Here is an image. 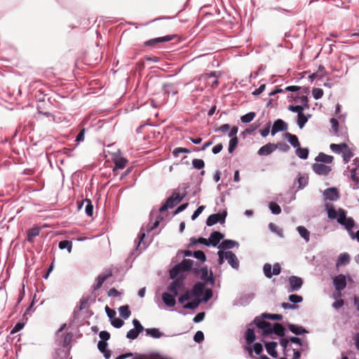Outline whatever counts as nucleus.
I'll return each instance as SVG.
<instances>
[{"label":"nucleus","instance_id":"nucleus-38","mask_svg":"<svg viewBox=\"0 0 359 359\" xmlns=\"http://www.w3.org/2000/svg\"><path fill=\"white\" fill-rule=\"evenodd\" d=\"M193 294L191 291L187 290L182 295H181L179 299L178 302L180 304H183L184 302L189 300L192 298Z\"/></svg>","mask_w":359,"mask_h":359},{"label":"nucleus","instance_id":"nucleus-46","mask_svg":"<svg viewBox=\"0 0 359 359\" xmlns=\"http://www.w3.org/2000/svg\"><path fill=\"white\" fill-rule=\"evenodd\" d=\"M262 317L274 320H280L283 319V316L280 314L263 313Z\"/></svg>","mask_w":359,"mask_h":359},{"label":"nucleus","instance_id":"nucleus-20","mask_svg":"<svg viewBox=\"0 0 359 359\" xmlns=\"http://www.w3.org/2000/svg\"><path fill=\"white\" fill-rule=\"evenodd\" d=\"M112 276V273L111 272H109L107 273H104V274H100L98 277H97V283L95 285H94L93 286V290L94 291L100 289L102 284L104 283V282L109 277H111Z\"/></svg>","mask_w":359,"mask_h":359},{"label":"nucleus","instance_id":"nucleus-35","mask_svg":"<svg viewBox=\"0 0 359 359\" xmlns=\"http://www.w3.org/2000/svg\"><path fill=\"white\" fill-rule=\"evenodd\" d=\"M60 249L63 250L67 248L69 252H71L72 248V242L68 240H64L59 243Z\"/></svg>","mask_w":359,"mask_h":359},{"label":"nucleus","instance_id":"nucleus-9","mask_svg":"<svg viewBox=\"0 0 359 359\" xmlns=\"http://www.w3.org/2000/svg\"><path fill=\"white\" fill-rule=\"evenodd\" d=\"M237 133L238 128L236 126H233V128H231L229 133V137H231L228 149L229 153L233 152L238 143V137L236 136Z\"/></svg>","mask_w":359,"mask_h":359},{"label":"nucleus","instance_id":"nucleus-47","mask_svg":"<svg viewBox=\"0 0 359 359\" xmlns=\"http://www.w3.org/2000/svg\"><path fill=\"white\" fill-rule=\"evenodd\" d=\"M191 244L201 243V244H203L207 246L210 245L209 240H207L206 238H204L202 237H201L198 239H196L194 238H191Z\"/></svg>","mask_w":359,"mask_h":359},{"label":"nucleus","instance_id":"nucleus-21","mask_svg":"<svg viewBox=\"0 0 359 359\" xmlns=\"http://www.w3.org/2000/svg\"><path fill=\"white\" fill-rule=\"evenodd\" d=\"M348 144L346 143H341V144H331L330 145V149L336 153V154H341L343 153L345 149H348Z\"/></svg>","mask_w":359,"mask_h":359},{"label":"nucleus","instance_id":"nucleus-48","mask_svg":"<svg viewBox=\"0 0 359 359\" xmlns=\"http://www.w3.org/2000/svg\"><path fill=\"white\" fill-rule=\"evenodd\" d=\"M323 90L319 88H314L312 90V95L316 100L321 98L323 95Z\"/></svg>","mask_w":359,"mask_h":359},{"label":"nucleus","instance_id":"nucleus-56","mask_svg":"<svg viewBox=\"0 0 359 359\" xmlns=\"http://www.w3.org/2000/svg\"><path fill=\"white\" fill-rule=\"evenodd\" d=\"M288 298L294 304L300 303L303 301L302 297L297 294H290Z\"/></svg>","mask_w":359,"mask_h":359},{"label":"nucleus","instance_id":"nucleus-34","mask_svg":"<svg viewBox=\"0 0 359 359\" xmlns=\"http://www.w3.org/2000/svg\"><path fill=\"white\" fill-rule=\"evenodd\" d=\"M201 300L198 298L194 299L192 302H189L184 305V308L187 309H196L201 304Z\"/></svg>","mask_w":359,"mask_h":359},{"label":"nucleus","instance_id":"nucleus-22","mask_svg":"<svg viewBox=\"0 0 359 359\" xmlns=\"http://www.w3.org/2000/svg\"><path fill=\"white\" fill-rule=\"evenodd\" d=\"M334 157L332 156L327 155L323 152L319 153L315 158L316 162H322L324 163H332Z\"/></svg>","mask_w":359,"mask_h":359},{"label":"nucleus","instance_id":"nucleus-44","mask_svg":"<svg viewBox=\"0 0 359 359\" xmlns=\"http://www.w3.org/2000/svg\"><path fill=\"white\" fill-rule=\"evenodd\" d=\"M255 112H249L241 116V120L243 123H250L252 121L255 117Z\"/></svg>","mask_w":359,"mask_h":359},{"label":"nucleus","instance_id":"nucleus-36","mask_svg":"<svg viewBox=\"0 0 359 359\" xmlns=\"http://www.w3.org/2000/svg\"><path fill=\"white\" fill-rule=\"evenodd\" d=\"M146 332L154 338H160L163 336V333L156 328L146 329Z\"/></svg>","mask_w":359,"mask_h":359},{"label":"nucleus","instance_id":"nucleus-37","mask_svg":"<svg viewBox=\"0 0 359 359\" xmlns=\"http://www.w3.org/2000/svg\"><path fill=\"white\" fill-rule=\"evenodd\" d=\"M237 242L232 240H225L222 243L220 247L223 249H231L237 245Z\"/></svg>","mask_w":359,"mask_h":359},{"label":"nucleus","instance_id":"nucleus-51","mask_svg":"<svg viewBox=\"0 0 359 359\" xmlns=\"http://www.w3.org/2000/svg\"><path fill=\"white\" fill-rule=\"evenodd\" d=\"M86 202L87 203L85 208V211L87 215L92 216L93 213V205L90 200L86 199Z\"/></svg>","mask_w":359,"mask_h":359},{"label":"nucleus","instance_id":"nucleus-54","mask_svg":"<svg viewBox=\"0 0 359 359\" xmlns=\"http://www.w3.org/2000/svg\"><path fill=\"white\" fill-rule=\"evenodd\" d=\"M111 325L114 327H116V328H119L123 326L124 322L123 320H121V318H114L113 319L111 320Z\"/></svg>","mask_w":359,"mask_h":359},{"label":"nucleus","instance_id":"nucleus-14","mask_svg":"<svg viewBox=\"0 0 359 359\" xmlns=\"http://www.w3.org/2000/svg\"><path fill=\"white\" fill-rule=\"evenodd\" d=\"M287 129V124L282 119H278L273 123L271 134L274 135L276 133L280 131H285Z\"/></svg>","mask_w":359,"mask_h":359},{"label":"nucleus","instance_id":"nucleus-49","mask_svg":"<svg viewBox=\"0 0 359 359\" xmlns=\"http://www.w3.org/2000/svg\"><path fill=\"white\" fill-rule=\"evenodd\" d=\"M275 146L276 147V149H279L283 152H287L290 149V146L283 142H279L277 144H275Z\"/></svg>","mask_w":359,"mask_h":359},{"label":"nucleus","instance_id":"nucleus-58","mask_svg":"<svg viewBox=\"0 0 359 359\" xmlns=\"http://www.w3.org/2000/svg\"><path fill=\"white\" fill-rule=\"evenodd\" d=\"M25 326V323H18L12 329V330L11 331V334H13L18 332H19L20 330H21Z\"/></svg>","mask_w":359,"mask_h":359},{"label":"nucleus","instance_id":"nucleus-24","mask_svg":"<svg viewBox=\"0 0 359 359\" xmlns=\"http://www.w3.org/2000/svg\"><path fill=\"white\" fill-rule=\"evenodd\" d=\"M285 138L287 140V141L291 144V145L294 147H297L300 146V143L297 137L295 135L291 134L290 133H286L284 134Z\"/></svg>","mask_w":359,"mask_h":359},{"label":"nucleus","instance_id":"nucleus-25","mask_svg":"<svg viewBox=\"0 0 359 359\" xmlns=\"http://www.w3.org/2000/svg\"><path fill=\"white\" fill-rule=\"evenodd\" d=\"M276 346L277 343L274 341L268 342L265 344V347L268 353L273 358H276L278 355L276 351Z\"/></svg>","mask_w":359,"mask_h":359},{"label":"nucleus","instance_id":"nucleus-39","mask_svg":"<svg viewBox=\"0 0 359 359\" xmlns=\"http://www.w3.org/2000/svg\"><path fill=\"white\" fill-rule=\"evenodd\" d=\"M350 257L348 254H341L337 260V265H345L349 262Z\"/></svg>","mask_w":359,"mask_h":359},{"label":"nucleus","instance_id":"nucleus-57","mask_svg":"<svg viewBox=\"0 0 359 359\" xmlns=\"http://www.w3.org/2000/svg\"><path fill=\"white\" fill-rule=\"evenodd\" d=\"M194 339L196 342L200 343L204 339V334L201 331H197L194 337Z\"/></svg>","mask_w":359,"mask_h":359},{"label":"nucleus","instance_id":"nucleus-41","mask_svg":"<svg viewBox=\"0 0 359 359\" xmlns=\"http://www.w3.org/2000/svg\"><path fill=\"white\" fill-rule=\"evenodd\" d=\"M343 154V159L345 163H347L351 158L353 156V152L352 150L348 147L347 149L342 153Z\"/></svg>","mask_w":359,"mask_h":359},{"label":"nucleus","instance_id":"nucleus-11","mask_svg":"<svg viewBox=\"0 0 359 359\" xmlns=\"http://www.w3.org/2000/svg\"><path fill=\"white\" fill-rule=\"evenodd\" d=\"M289 292L297 291L302 287L303 285V280L299 277L292 276L289 278Z\"/></svg>","mask_w":359,"mask_h":359},{"label":"nucleus","instance_id":"nucleus-55","mask_svg":"<svg viewBox=\"0 0 359 359\" xmlns=\"http://www.w3.org/2000/svg\"><path fill=\"white\" fill-rule=\"evenodd\" d=\"M140 333V332H139L138 330L135 329H132L127 332L126 337L128 339H135L138 337Z\"/></svg>","mask_w":359,"mask_h":359},{"label":"nucleus","instance_id":"nucleus-15","mask_svg":"<svg viewBox=\"0 0 359 359\" xmlns=\"http://www.w3.org/2000/svg\"><path fill=\"white\" fill-rule=\"evenodd\" d=\"M324 196L326 199L333 201L339 198V191L335 187L328 188L325 190Z\"/></svg>","mask_w":359,"mask_h":359},{"label":"nucleus","instance_id":"nucleus-61","mask_svg":"<svg viewBox=\"0 0 359 359\" xmlns=\"http://www.w3.org/2000/svg\"><path fill=\"white\" fill-rule=\"evenodd\" d=\"M134 329L138 330L139 332H142L144 330L143 326L140 324V321L137 319L133 320Z\"/></svg>","mask_w":359,"mask_h":359},{"label":"nucleus","instance_id":"nucleus-2","mask_svg":"<svg viewBox=\"0 0 359 359\" xmlns=\"http://www.w3.org/2000/svg\"><path fill=\"white\" fill-rule=\"evenodd\" d=\"M194 264V261L191 259H184L181 263L175 265L170 271V276L171 278H175L180 272L189 271Z\"/></svg>","mask_w":359,"mask_h":359},{"label":"nucleus","instance_id":"nucleus-32","mask_svg":"<svg viewBox=\"0 0 359 359\" xmlns=\"http://www.w3.org/2000/svg\"><path fill=\"white\" fill-rule=\"evenodd\" d=\"M119 313L122 318L127 319L130 317L131 313L128 305L122 306L119 308Z\"/></svg>","mask_w":359,"mask_h":359},{"label":"nucleus","instance_id":"nucleus-26","mask_svg":"<svg viewBox=\"0 0 359 359\" xmlns=\"http://www.w3.org/2000/svg\"><path fill=\"white\" fill-rule=\"evenodd\" d=\"M288 328L292 333H294L297 335L302 334H305V333L308 332V331L303 327L298 326V325H293V324H290L288 325Z\"/></svg>","mask_w":359,"mask_h":359},{"label":"nucleus","instance_id":"nucleus-30","mask_svg":"<svg viewBox=\"0 0 359 359\" xmlns=\"http://www.w3.org/2000/svg\"><path fill=\"white\" fill-rule=\"evenodd\" d=\"M245 340L248 344H251L255 340V332L252 329L248 328L245 332Z\"/></svg>","mask_w":359,"mask_h":359},{"label":"nucleus","instance_id":"nucleus-3","mask_svg":"<svg viewBox=\"0 0 359 359\" xmlns=\"http://www.w3.org/2000/svg\"><path fill=\"white\" fill-rule=\"evenodd\" d=\"M184 194L174 192L165 201V203L159 208L160 212L166 211L168 208H172L180 203L184 198Z\"/></svg>","mask_w":359,"mask_h":359},{"label":"nucleus","instance_id":"nucleus-63","mask_svg":"<svg viewBox=\"0 0 359 359\" xmlns=\"http://www.w3.org/2000/svg\"><path fill=\"white\" fill-rule=\"evenodd\" d=\"M100 341H106L110 338V334L107 331H101L99 334Z\"/></svg>","mask_w":359,"mask_h":359},{"label":"nucleus","instance_id":"nucleus-31","mask_svg":"<svg viewBox=\"0 0 359 359\" xmlns=\"http://www.w3.org/2000/svg\"><path fill=\"white\" fill-rule=\"evenodd\" d=\"M295 153L296 155L300 158L306 159L309 156V149L307 148H302L300 147H297Z\"/></svg>","mask_w":359,"mask_h":359},{"label":"nucleus","instance_id":"nucleus-29","mask_svg":"<svg viewBox=\"0 0 359 359\" xmlns=\"http://www.w3.org/2000/svg\"><path fill=\"white\" fill-rule=\"evenodd\" d=\"M127 162L128 161L123 157H116L114 159L115 168L117 169H123L126 167Z\"/></svg>","mask_w":359,"mask_h":359},{"label":"nucleus","instance_id":"nucleus-8","mask_svg":"<svg viewBox=\"0 0 359 359\" xmlns=\"http://www.w3.org/2000/svg\"><path fill=\"white\" fill-rule=\"evenodd\" d=\"M312 170L318 175L327 176L332 171V167L323 163H315L312 165Z\"/></svg>","mask_w":359,"mask_h":359},{"label":"nucleus","instance_id":"nucleus-10","mask_svg":"<svg viewBox=\"0 0 359 359\" xmlns=\"http://www.w3.org/2000/svg\"><path fill=\"white\" fill-rule=\"evenodd\" d=\"M184 287V281L182 278H176L173 280L168 287V293L174 296L178 294V291Z\"/></svg>","mask_w":359,"mask_h":359},{"label":"nucleus","instance_id":"nucleus-5","mask_svg":"<svg viewBox=\"0 0 359 359\" xmlns=\"http://www.w3.org/2000/svg\"><path fill=\"white\" fill-rule=\"evenodd\" d=\"M265 318L257 316L255 318L254 322L257 327L262 329L264 334L273 333L271 323L264 320Z\"/></svg>","mask_w":359,"mask_h":359},{"label":"nucleus","instance_id":"nucleus-53","mask_svg":"<svg viewBox=\"0 0 359 359\" xmlns=\"http://www.w3.org/2000/svg\"><path fill=\"white\" fill-rule=\"evenodd\" d=\"M194 257L201 262H205L206 259V257L205 253L201 250L195 251L193 254Z\"/></svg>","mask_w":359,"mask_h":359},{"label":"nucleus","instance_id":"nucleus-7","mask_svg":"<svg viewBox=\"0 0 359 359\" xmlns=\"http://www.w3.org/2000/svg\"><path fill=\"white\" fill-rule=\"evenodd\" d=\"M271 265L270 264H265L263 267L264 275L271 278L273 276H277L280 273L281 267L278 263H276L273 266V271H271Z\"/></svg>","mask_w":359,"mask_h":359},{"label":"nucleus","instance_id":"nucleus-28","mask_svg":"<svg viewBox=\"0 0 359 359\" xmlns=\"http://www.w3.org/2000/svg\"><path fill=\"white\" fill-rule=\"evenodd\" d=\"M41 228L38 226H34L27 231V241L29 242H32L36 236L39 234Z\"/></svg>","mask_w":359,"mask_h":359},{"label":"nucleus","instance_id":"nucleus-33","mask_svg":"<svg viewBox=\"0 0 359 359\" xmlns=\"http://www.w3.org/2000/svg\"><path fill=\"white\" fill-rule=\"evenodd\" d=\"M297 231H298L299 235L302 238H304L306 242H308L309 241L310 233L304 226H298Z\"/></svg>","mask_w":359,"mask_h":359},{"label":"nucleus","instance_id":"nucleus-40","mask_svg":"<svg viewBox=\"0 0 359 359\" xmlns=\"http://www.w3.org/2000/svg\"><path fill=\"white\" fill-rule=\"evenodd\" d=\"M308 121V118L304 113L297 115V124L300 128H302Z\"/></svg>","mask_w":359,"mask_h":359},{"label":"nucleus","instance_id":"nucleus-59","mask_svg":"<svg viewBox=\"0 0 359 359\" xmlns=\"http://www.w3.org/2000/svg\"><path fill=\"white\" fill-rule=\"evenodd\" d=\"M212 297V291L211 289H207L205 291L203 300L205 302H207L208 300H210Z\"/></svg>","mask_w":359,"mask_h":359},{"label":"nucleus","instance_id":"nucleus-17","mask_svg":"<svg viewBox=\"0 0 359 359\" xmlns=\"http://www.w3.org/2000/svg\"><path fill=\"white\" fill-rule=\"evenodd\" d=\"M225 258L227 259L228 263L233 268L238 269L239 262L236 255L231 251H227L224 253Z\"/></svg>","mask_w":359,"mask_h":359},{"label":"nucleus","instance_id":"nucleus-64","mask_svg":"<svg viewBox=\"0 0 359 359\" xmlns=\"http://www.w3.org/2000/svg\"><path fill=\"white\" fill-rule=\"evenodd\" d=\"M105 311L108 317L111 320L116 316V311L114 309H110L108 306H105Z\"/></svg>","mask_w":359,"mask_h":359},{"label":"nucleus","instance_id":"nucleus-4","mask_svg":"<svg viewBox=\"0 0 359 359\" xmlns=\"http://www.w3.org/2000/svg\"><path fill=\"white\" fill-rule=\"evenodd\" d=\"M162 212L158 211H152L150 214V222L147 226V231H151L158 226L160 222L164 219Z\"/></svg>","mask_w":359,"mask_h":359},{"label":"nucleus","instance_id":"nucleus-27","mask_svg":"<svg viewBox=\"0 0 359 359\" xmlns=\"http://www.w3.org/2000/svg\"><path fill=\"white\" fill-rule=\"evenodd\" d=\"M273 333H275L279 337H283L285 335V328L283 325L278 323L273 324L272 328Z\"/></svg>","mask_w":359,"mask_h":359},{"label":"nucleus","instance_id":"nucleus-23","mask_svg":"<svg viewBox=\"0 0 359 359\" xmlns=\"http://www.w3.org/2000/svg\"><path fill=\"white\" fill-rule=\"evenodd\" d=\"M205 285L203 283H196L192 288V294L194 297H198L202 295L204 290Z\"/></svg>","mask_w":359,"mask_h":359},{"label":"nucleus","instance_id":"nucleus-6","mask_svg":"<svg viewBox=\"0 0 359 359\" xmlns=\"http://www.w3.org/2000/svg\"><path fill=\"white\" fill-rule=\"evenodd\" d=\"M226 215V212L210 215L206 220V224L210 226L218 222L220 224H224L225 222Z\"/></svg>","mask_w":359,"mask_h":359},{"label":"nucleus","instance_id":"nucleus-43","mask_svg":"<svg viewBox=\"0 0 359 359\" xmlns=\"http://www.w3.org/2000/svg\"><path fill=\"white\" fill-rule=\"evenodd\" d=\"M269 207L271 212L274 215H278L281 212V208L280 205L275 202H271L269 205Z\"/></svg>","mask_w":359,"mask_h":359},{"label":"nucleus","instance_id":"nucleus-62","mask_svg":"<svg viewBox=\"0 0 359 359\" xmlns=\"http://www.w3.org/2000/svg\"><path fill=\"white\" fill-rule=\"evenodd\" d=\"M205 208V206L203 205H201V206H199L194 212V214L192 215L191 216V219L193 220H194L196 218H197L201 214V212H203V210H204Z\"/></svg>","mask_w":359,"mask_h":359},{"label":"nucleus","instance_id":"nucleus-18","mask_svg":"<svg viewBox=\"0 0 359 359\" xmlns=\"http://www.w3.org/2000/svg\"><path fill=\"white\" fill-rule=\"evenodd\" d=\"M223 238L224 235L219 231H213L209 238L210 245L216 246Z\"/></svg>","mask_w":359,"mask_h":359},{"label":"nucleus","instance_id":"nucleus-19","mask_svg":"<svg viewBox=\"0 0 359 359\" xmlns=\"http://www.w3.org/2000/svg\"><path fill=\"white\" fill-rule=\"evenodd\" d=\"M175 296L170 294V293H168V292H164L163 294H162V299L163 301V302L165 303V304L169 307H172L175 305L176 304V301H175Z\"/></svg>","mask_w":359,"mask_h":359},{"label":"nucleus","instance_id":"nucleus-16","mask_svg":"<svg viewBox=\"0 0 359 359\" xmlns=\"http://www.w3.org/2000/svg\"><path fill=\"white\" fill-rule=\"evenodd\" d=\"M276 150V147L273 143H268L262 146L257 151L259 156H267Z\"/></svg>","mask_w":359,"mask_h":359},{"label":"nucleus","instance_id":"nucleus-12","mask_svg":"<svg viewBox=\"0 0 359 359\" xmlns=\"http://www.w3.org/2000/svg\"><path fill=\"white\" fill-rule=\"evenodd\" d=\"M333 284L337 290H343L346 286V276L343 274L335 276L333 279Z\"/></svg>","mask_w":359,"mask_h":359},{"label":"nucleus","instance_id":"nucleus-52","mask_svg":"<svg viewBox=\"0 0 359 359\" xmlns=\"http://www.w3.org/2000/svg\"><path fill=\"white\" fill-rule=\"evenodd\" d=\"M181 153L188 154L190 153V151L187 148L177 147L172 151V154L175 157H177Z\"/></svg>","mask_w":359,"mask_h":359},{"label":"nucleus","instance_id":"nucleus-13","mask_svg":"<svg viewBox=\"0 0 359 359\" xmlns=\"http://www.w3.org/2000/svg\"><path fill=\"white\" fill-rule=\"evenodd\" d=\"M175 37V35H167L163 37H158L147 41L144 44L147 46H154L158 43L170 41Z\"/></svg>","mask_w":359,"mask_h":359},{"label":"nucleus","instance_id":"nucleus-50","mask_svg":"<svg viewBox=\"0 0 359 359\" xmlns=\"http://www.w3.org/2000/svg\"><path fill=\"white\" fill-rule=\"evenodd\" d=\"M192 164L194 168L200 170L202 169L205 163L202 159L195 158L192 161Z\"/></svg>","mask_w":359,"mask_h":359},{"label":"nucleus","instance_id":"nucleus-42","mask_svg":"<svg viewBox=\"0 0 359 359\" xmlns=\"http://www.w3.org/2000/svg\"><path fill=\"white\" fill-rule=\"evenodd\" d=\"M357 167H354L351 170V178L355 183L356 187L354 189H358L359 187V177L356 173Z\"/></svg>","mask_w":359,"mask_h":359},{"label":"nucleus","instance_id":"nucleus-60","mask_svg":"<svg viewBox=\"0 0 359 359\" xmlns=\"http://www.w3.org/2000/svg\"><path fill=\"white\" fill-rule=\"evenodd\" d=\"M72 339V334L71 333L66 334L62 341V346H67L70 344Z\"/></svg>","mask_w":359,"mask_h":359},{"label":"nucleus","instance_id":"nucleus-45","mask_svg":"<svg viewBox=\"0 0 359 359\" xmlns=\"http://www.w3.org/2000/svg\"><path fill=\"white\" fill-rule=\"evenodd\" d=\"M288 110L297 113V115L303 113V111L304 109V107L302 105H289L287 107Z\"/></svg>","mask_w":359,"mask_h":359},{"label":"nucleus","instance_id":"nucleus-1","mask_svg":"<svg viewBox=\"0 0 359 359\" xmlns=\"http://www.w3.org/2000/svg\"><path fill=\"white\" fill-rule=\"evenodd\" d=\"M325 210L327 212L329 219L333 220L337 219L338 223L345 226L350 231L355 226V222L352 217H346V211L343 208H339L337 210L334 208L333 204L327 203L325 205Z\"/></svg>","mask_w":359,"mask_h":359}]
</instances>
